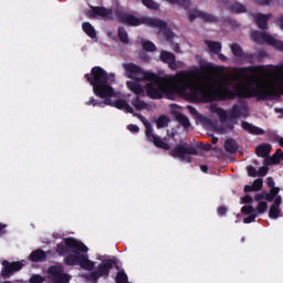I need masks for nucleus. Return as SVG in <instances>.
<instances>
[{"mask_svg": "<svg viewBox=\"0 0 283 283\" xmlns=\"http://www.w3.org/2000/svg\"><path fill=\"white\" fill-rule=\"evenodd\" d=\"M85 105H92L93 107H103V105H105V101L101 102L94 97H90L88 102H85Z\"/></svg>", "mask_w": 283, "mask_h": 283, "instance_id": "obj_28", "label": "nucleus"}, {"mask_svg": "<svg viewBox=\"0 0 283 283\" xmlns=\"http://www.w3.org/2000/svg\"><path fill=\"white\" fill-rule=\"evenodd\" d=\"M3 229H6V226L0 224V233H1V231H3Z\"/></svg>", "mask_w": 283, "mask_h": 283, "instance_id": "obj_56", "label": "nucleus"}, {"mask_svg": "<svg viewBox=\"0 0 283 283\" xmlns=\"http://www.w3.org/2000/svg\"><path fill=\"white\" fill-rule=\"evenodd\" d=\"M256 200H260V196H256Z\"/></svg>", "mask_w": 283, "mask_h": 283, "instance_id": "obj_61", "label": "nucleus"}, {"mask_svg": "<svg viewBox=\"0 0 283 283\" xmlns=\"http://www.w3.org/2000/svg\"><path fill=\"white\" fill-rule=\"evenodd\" d=\"M170 3H180V6H187L189 0H168Z\"/></svg>", "mask_w": 283, "mask_h": 283, "instance_id": "obj_41", "label": "nucleus"}, {"mask_svg": "<svg viewBox=\"0 0 283 283\" xmlns=\"http://www.w3.org/2000/svg\"><path fill=\"white\" fill-rule=\"evenodd\" d=\"M212 143H213V145H216V143H218V138L217 137H212Z\"/></svg>", "mask_w": 283, "mask_h": 283, "instance_id": "obj_54", "label": "nucleus"}, {"mask_svg": "<svg viewBox=\"0 0 283 283\" xmlns=\"http://www.w3.org/2000/svg\"><path fill=\"white\" fill-rule=\"evenodd\" d=\"M104 105H109L111 107H116V109H122L128 114H134V107H132L125 99L113 101L112 97H104Z\"/></svg>", "mask_w": 283, "mask_h": 283, "instance_id": "obj_13", "label": "nucleus"}, {"mask_svg": "<svg viewBox=\"0 0 283 283\" xmlns=\"http://www.w3.org/2000/svg\"><path fill=\"white\" fill-rule=\"evenodd\" d=\"M44 279L40 274H33L30 277V283H43Z\"/></svg>", "mask_w": 283, "mask_h": 283, "instance_id": "obj_34", "label": "nucleus"}, {"mask_svg": "<svg viewBox=\"0 0 283 283\" xmlns=\"http://www.w3.org/2000/svg\"><path fill=\"white\" fill-rule=\"evenodd\" d=\"M268 209H269V205L265 201L259 202L256 207V211H259V213H264Z\"/></svg>", "mask_w": 283, "mask_h": 283, "instance_id": "obj_31", "label": "nucleus"}, {"mask_svg": "<svg viewBox=\"0 0 283 283\" xmlns=\"http://www.w3.org/2000/svg\"><path fill=\"white\" fill-rule=\"evenodd\" d=\"M224 148L230 153L233 154L234 151H238V144L233 139H228L224 143Z\"/></svg>", "mask_w": 283, "mask_h": 283, "instance_id": "obj_26", "label": "nucleus"}, {"mask_svg": "<svg viewBox=\"0 0 283 283\" xmlns=\"http://www.w3.org/2000/svg\"><path fill=\"white\" fill-rule=\"evenodd\" d=\"M117 36H118L120 43H124L125 45H127V43H129V35L127 33V30L124 27L118 28Z\"/></svg>", "mask_w": 283, "mask_h": 283, "instance_id": "obj_22", "label": "nucleus"}, {"mask_svg": "<svg viewBox=\"0 0 283 283\" xmlns=\"http://www.w3.org/2000/svg\"><path fill=\"white\" fill-rule=\"evenodd\" d=\"M84 78L92 85L95 96L98 98H112L116 96L114 87L109 83V74L101 66H94L91 74L86 73Z\"/></svg>", "mask_w": 283, "mask_h": 283, "instance_id": "obj_3", "label": "nucleus"}, {"mask_svg": "<svg viewBox=\"0 0 283 283\" xmlns=\"http://www.w3.org/2000/svg\"><path fill=\"white\" fill-rule=\"evenodd\" d=\"M259 3H261V6H269L271 3L270 0H259Z\"/></svg>", "mask_w": 283, "mask_h": 283, "instance_id": "obj_48", "label": "nucleus"}, {"mask_svg": "<svg viewBox=\"0 0 283 283\" xmlns=\"http://www.w3.org/2000/svg\"><path fill=\"white\" fill-rule=\"evenodd\" d=\"M219 59H221V61H227V57L222 54H219Z\"/></svg>", "mask_w": 283, "mask_h": 283, "instance_id": "obj_52", "label": "nucleus"}, {"mask_svg": "<svg viewBox=\"0 0 283 283\" xmlns=\"http://www.w3.org/2000/svg\"><path fill=\"white\" fill-rule=\"evenodd\" d=\"M112 9H107L105 7H91V10L87 12V17L90 19H96V17H101L104 21H114V17Z\"/></svg>", "mask_w": 283, "mask_h": 283, "instance_id": "obj_10", "label": "nucleus"}, {"mask_svg": "<svg viewBox=\"0 0 283 283\" xmlns=\"http://www.w3.org/2000/svg\"><path fill=\"white\" fill-rule=\"evenodd\" d=\"M252 39L256 43H266L268 45H272V48H275V50H280V52H283V42L275 40V38L271 36L269 33L253 32Z\"/></svg>", "mask_w": 283, "mask_h": 283, "instance_id": "obj_7", "label": "nucleus"}, {"mask_svg": "<svg viewBox=\"0 0 283 283\" xmlns=\"http://www.w3.org/2000/svg\"><path fill=\"white\" fill-rule=\"evenodd\" d=\"M242 128L250 134H255L256 136H262V134H264V130L262 128L255 127L247 122L242 123Z\"/></svg>", "mask_w": 283, "mask_h": 283, "instance_id": "obj_19", "label": "nucleus"}, {"mask_svg": "<svg viewBox=\"0 0 283 283\" xmlns=\"http://www.w3.org/2000/svg\"><path fill=\"white\" fill-rule=\"evenodd\" d=\"M263 185H264V181H262V179H256L252 184V187H253L254 191H260V189H262Z\"/></svg>", "mask_w": 283, "mask_h": 283, "instance_id": "obj_35", "label": "nucleus"}, {"mask_svg": "<svg viewBox=\"0 0 283 283\" xmlns=\"http://www.w3.org/2000/svg\"><path fill=\"white\" fill-rule=\"evenodd\" d=\"M114 269V263L112 261H103L97 269L92 272V279L98 280V277H109V271Z\"/></svg>", "mask_w": 283, "mask_h": 283, "instance_id": "obj_11", "label": "nucleus"}, {"mask_svg": "<svg viewBox=\"0 0 283 283\" xmlns=\"http://www.w3.org/2000/svg\"><path fill=\"white\" fill-rule=\"evenodd\" d=\"M279 193H280V188H272L270 190V195H272L274 198H276Z\"/></svg>", "mask_w": 283, "mask_h": 283, "instance_id": "obj_42", "label": "nucleus"}, {"mask_svg": "<svg viewBox=\"0 0 283 283\" xmlns=\"http://www.w3.org/2000/svg\"><path fill=\"white\" fill-rule=\"evenodd\" d=\"M218 213L219 216H224L227 213V208H219Z\"/></svg>", "mask_w": 283, "mask_h": 283, "instance_id": "obj_47", "label": "nucleus"}, {"mask_svg": "<svg viewBox=\"0 0 283 283\" xmlns=\"http://www.w3.org/2000/svg\"><path fill=\"white\" fill-rule=\"evenodd\" d=\"M255 22L259 25V28H261L262 30H264V28H266V21L269 19V17L261 14V13H256L254 15Z\"/></svg>", "mask_w": 283, "mask_h": 283, "instance_id": "obj_24", "label": "nucleus"}, {"mask_svg": "<svg viewBox=\"0 0 283 283\" xmlns=\"http://www.w3.org/2000/svg\"><path fill=\"white\" fill-rule=\"evenodd\" d=\"M276 197L272 196L271 192H269L265 196V200H268V202H273L275 200Z\"/></svg>", "mask_w": 283, "mask_h": 283, "instance_id": "obj_45", "label": "nucleus"}, {"mask_svg": "<svg viewBox=\"0 0 283 283\" xmlns=\"http://www.w3.org/2000/svg\"><path fill=\"white\" fill-rule=\"evenodd\" d=\"M168 125H169V117L161 116L157 119L158 129H163V127H168Z\"/></svg>", "mask_w": 283, "mask_h": 283, "instance_id": "obj_27", "label": "nucleus"}, {"mask_svg": "<svg viewBox=\"0 0 283 283\" xmlns=\"http://www.w3.org/2000/svg\"><path fill=\"white\" fill-rule=\"evenodd\" d=\"M160 61H163V63H167L170 70H180V67H185L184 62H176V56L171 52L163 51L160 54Z\"/></svg>", "mask_w": 283, "mask_h": 283, "instance_id": "obj_12", "label": "nucleus"}, {"mask_svg": "<svg viewBox=\"0 0 283 283\" xmlns=\"http://www.w3.org/2000/svg\"><path fill=\"white\" fill-rule=\"evenodd\" d=\"M82 30L90 36V39H96V30L93 28L92 23L84 22L82 23Z\"/></svg>", "mask_w": 283, "mask_h": 283, "instance_id": "obj_21", "label": "nucleus"}, {"mask_svg": "<svg viewBox=\"0 0 283 283\" xmlns=\"http://www.w3.org/2000/svg\"><path fill=\"white\" fill-rule=\"evenodd\" d=\"M29 260L31 262H45V260H48V254L45 253V251L38 249L31 252V254L29 255Z\"/></svg>", "mask_w": 283, "mask_h": 283, "instance_id": "obj_17", "label": "nucleus"}, {"mask_svg": "<svg viewBox=\"0 0 283 283\" xmlns=\"http://www.w3.org/2000/svg\"><path fill=\"white\" fill-rule=\"evenodd\" d=\"M266 174H269V167L263 166V167L259 168L258 176H266Z\"/></svg>", "mask_w": 283, "mask_h": 283, "instance_id": "obj_39", "label": "nucleus"}, {"mask_svg": "<svg viewBox=\"0 0 283 283\" xmlns=\"http://www.w3.org/2000/svg\"><path fill=\"white\" fill-rule=\"evenodd\" d=\"M128 132H130L132 134H138V132H140V127L136 126L135 124H129L127 126Z\"/></svg>", "mask_w": 283, "mask_h": 283, "instance_id": "obj_37", "label": "nucleus"}, {"mask_svg": "<svg viewBox=\"0 0 283 283\" xmlns=\"http://www.w3.org/2000/svg\"><path fill=\"white\" fill-rule=\"evenodd\" d=\"M283 94V64L249 74L247 69L238 70V96L251 98H273Z\"/></svg>", "mask_w": 283, "mask_h": 283, "instance_id": "obj_1", "label": "nucleus"}, {"mask_svg": "<svg viewBox=\"0 0 283 283\" xmlns=\"http://www.w3.org/2000/svg\"><path fill=\"white\" fill-rule=\"evenodd\" d=\"M232 53L234 54V56H242V48H240V45L238 44H233Z\"/></svg>", "mask_w": 283, "mask_h": 283, "instance_id": "obj_36", "label": "nucleus"}, {"mask_svg": "<svg viewBox=\"0 0 283 283\" xmlns=\"http://www.w3.org/2000/svg\"><path fill=\"white\" fill-rule=\"evenodd\" d=\"M206 45H208L210 52L213 54H219L220 50H222L220 42L206 41Z\"/></svg>", "mask_w": 283, "mask_h": 283, "instance_id": "obj_25", "label": "nucleus"}, {"mask_svg": "<svg viewBox=\"0 0 283 283\" xmlns=\"http://www.w3.org/2000/svg\"><path fill=\"white\" fill-rule=\"evenodd\" d=\"M268 186L271 187V189L275 188V181L272 177H268Z\"/></svg>", "mask_w": 283, "mask_h": 283, "instance_id": "obj_44", "label": "nucleus"}, {"mask_svg": "<svg viewBox=\"0 0 283 283\" xmlns=\"http://www.w3.org/2000/svg\"><path fill=\"white\" fill-rule=\"evenodd\" d=\"M139 120H143V115L142 114H137Z\"/></svg>", "mask_w": 283, "mask_h": 283, "instance_id": "obj_58", "label": "nucleus"}, {"mask_svg": "<svg viewBox=\"0 0 283 283\" xmlns=\"http://www.w3.org/2000/svg\"><path fill=\"white\" fill-rule=\"evenodd\" d=\"M252 201H253V199L249 195H247L245 197L242 198L243 203H249V202H252Z\"/></svg>", "mask_w": 283, "mask_h": 283, "instance_id": "obj_46", "label": "nucleus"}, {"mask_svg": "<svg viewBox=\"0 0 283 283\" xmlns=\"http://www.w3.org/2000/svg\"><path fill=\"white\" fill-rule=\"evenodd\" d=\"M280 154H282V149H277L272 157L265 159V165H280L282 161Z\"/></svg>", "mask_w": 283, "mask_h": 283, "instance_id": "obj_23", "label": "nucleus"}, {"mask_svg": "<svg viewBox=\"0 0 283 283\" xmlns=\"http://www.w3.org/2000/svg\"><path fill=\"white\" fill-rule=\"evenodd\" d=\"M211 148V146H208V147H205L203 149H210Z\"/></svg>", "mask_w": 283, "mask_h": 283, "instance_id": "obj_59", "label": "nucleus"}, {"mask_svg": "<svg viewBox=\"0 0 283 283\" xmlns=\"http://www.w3.org/2000/svg\"><path fill=\"white\" fill-rule=\"evenodd\" d=\"M255 151L260 158H266V156L271 154V145L269 144L260 145L255 148Z\"/></svg>", "mask_w": 283, "mask_h": 283, "instance_id": "obj_20", "label": "nucleus"}, {"mask_svg": "<svg viewBox=\"0 0 283 283\" xmlns=\"http://www.w3.org/2000/svg\"><path fill=\"white\" fill-rule=\"evenodd\" d=\"M172 50L176 51V52H180L178 43L172 44Z\"/></svg>", "mask_w": 283, "mask_h": 283, "instance_id": "obj_50", "label": "nucleus"}, {"mask_svg": "<svg viewBox=\"0 0 283 283\" xmlns=\"http://www.w3.org/2000/svg\"><path fill=\"white\" fill-rule=\"evenodd\" d=\"M115 17L118 23H123L124 25H130L132 28H136L138 25H143V18H136L133 14H127L123 11H115Z\"/></svg>", "mask_w": 283, "mask_h": 283, "instance_id": "obj_9", "label": "nucleus"}, {"mask_svg": "<svg viewBox=\"0 0 283 283\" xmlns=\"http://www.w3.org/2000/svg\"><path fill=\"white\" fill-rule=\"evenodd\" d=\"M244 191L249 192V191H255V190H254L253 186H245Z\"/></svg>", "mask_w": 283, "mask_h": 283, "instance_id": "obj_49", "label": "nucleus"}, {"mask_svg": "<svg viewBox=\"0 0 283 283\" xmlns=\"http://www.w3.org/2000/svg\"><path fill=\"white\" fill-rule=\"evenodd\" d=\"M245 224H249L251 222H255V216L251 214L250 217L244 219Z\"/></svg>", "mask_w": 283, "mask_h": 283, "instance_id": "obj_43", "label": "nucleus"}, {"mask_svg": "<svg viewBox=\"0 0 283 283\" xmlns=\"http://www.w3.org/2000/svg\"><path fill=\"white\" fill-rule=\"evenodd\" d=\"M143 3L146 8H150V10H156L158 8V4L154 2V0H143Z\"/></svg>", "mask_w": 283, "mask_h": 283, "instance_id": "obj_33", "label": "nucleus"}, {"mask_svg": "<svg viewBox=\"0 0 283 283\" xmlns=\"http://www.w3.org/2000/svg\"><path fill=\"white\" fill-rule=\"evenodd\" d=\"M133 106L135 109H137V112H143V101L140 97H136V99L133 102Z\"/></svg>", "mask_w": 283, "mask_h": 283, "instance_id": "obj_32", "label": "nucleus"}, {"mask_svg": "<svg viewBox=\"0 0 283 283\" xmlns=\"http://www.w3.org/2000/svg\"><path fill=\"white\" fill-rule=\"evenodd\" d=\"M23 266H25V261L10 262L8 260H3L1 276L3 277V280H8V277H12L14 273H17L18 271H21Z\"/></svg>", "mask_w": 283, "mask_h": 283, "instance_id": "obj_6", "label": "nucleus"}, {"mask_svg": "<svg viewBox=\"0 0 283 283\" xmlns=\"http://www.w3.org/2000/svg\"><path fill=\"white\" fill-rule=\"evenodd\" d=\"M241 211H242V213H247V214L252 213L253 207L252 206H244V207H242Z\"/></svg>", "mask_w": 283, "mask_h": 283, "instance_id": "obj_40", "label": "nucleus"}, {"mask_svg": "<svg viewBox=\"0 0 283 283\" xmlns=\"http://www.w3.org/2000/svg\"><path fill=\"white\" fill-rule=\"evenodd\" d=\"M248 175L251 176L252 178H256L258 170H255V168H253L252 166H249L248 167Z\"/></svg>", "mask_w": 283, "mask_h": 283, "instance_id": "obj_38", "label": "nucleus"}, {"mask_svg": "<svg viewBox=\"0 0 283 283\" xmlns=\"http://www.w3.org/2000/svg\"><path fill=\"white\" fill-rule=\"evenodd\" d=\"M279 156H280L281 160H283V153H282V150H281V153H279Z\"/></svg>", "mask_w": 283, "mask_h": 283, "instance_id": "obj_57", "label": "nucleus"}, {"mask_svg": "<svg viewBox=\"0 0 283 283\" xmlns=\"http://www.w3.org/2000/svg\"><path fill=\"white\" fill-rule=\"evenodd\" d=\"M282 205V197L277 196L274 199L273 205L270 207L269 211V218L272 220H277L282 216V209H280V206Z\"/></svg>", "mask_w": 283, "mask_h": 283, "instance_id": "obj_15", "label": "nucleus"}, {"mask_svg": "<svg viewBox=\"0 0 283 283\" xmlns=\"http://www.w3.org/2000/svg\"><path fill=\"white\" fill-rule=\"evenodd\" d=\"M202 19V21H209L210 23L216 21V17L209 15L202 11H192L189 13V21H193V19Z\"/></svg>", "mask_w": 283, "mask_h": 283, "instance_id": "obj_16", "label": "nucleus"}, {"mask_svg": "<svg viewBox=\"0 0 283 283\" xmlns=\"http://www.w3.org/2000/svg\"><path fill=\"white\" fill-rule=\"evenodd\" d=\"M242 112H244V107L242 106H233L229 113L222 108H214V114L219 116L222 123H224V120H233V118H240V116H244V113Z\"/></svg>", "mask_w": 283, "mask_h": 283, "instance_id": "obj_8", "label": "nucleus"}, {"mask_svg": "<svg viewBox=\"0 0 283 283\" xmlns=\"http://www.w3.org/2000/svg\"><path fill=\"white\" fill-rule=\"evenodd\" d=\"M201 171L207 172V166H201Z\"/></svg>", "mask_w": 283, "mask_h": 283, "instance_id": "obj_55", "label": "nucleus"}, {"mask_svg": "<svg viewBox=\"0 0 283 283\" xmlns=\"http://www.w3.org/2000/svg\"><path fill=\"white\" fill-rule=\"evenodd\" d=\"M144 25H148V28H159V30H163V28H166V23L158 19H151V18H144L143 20Z\"/></svg>", "mask_w": 283, "mask_h": 283, "instance_id": "obj_18", "label": "nucleus"}, {"mask_svg": "<svg viewBox=\"0 0 283 283\" xmlns=\"http://www.w3.org/2000/svg\"><path fill=\"white\" fill-rule=\"evenodd\" d=\"M279 145H280L281 147H283V138H282V137L279 138Z\"/></svg>", "mask_w": 283, "mask_h": 283, "instance_id": "obj_53", "label": "nucleus"}, {"mask_svg": "<svg viewBox=\"0 0 283 283\" xmlns=\"http://www.w3.org/2000/svg\"><path fill=\"white\" fill-rule=\"evenodd\" d=\"M172 156L180 158L181 160H186V163H191L192 154H196V148H187L185 146H178L177 148L171 150Z\"/></svg>", "mask_w": 283, "mask_h": 283, "instance_id": "obj_14", "label": "nucleus"}, {"mask_svg": "<svg viewBox=\"0 0 283 283\" xmlns=\"http://www.w3.org/2000/svg\"><path fill=\"white\" fill-rule=\"evenodd\" d=\"M177 120L186 129L189 128V118L185 115H178Z\"/></svg>", "mask_w": 283, "mask_h": 283, "instance_id": "obj_30", "label": "nucleus"}, {"mask_svg": "<svg viewBox=\"0 0 283 283\" xmlns=\"http://www.w3.org/2000/svg\"><path fill=\"white\" fill-rule=\"evenodd\" d=\"M143 50L146 52H156V44H154L151 41H144Z\"/></svg>", "mask_w": 283, "mask_h": 283, "instance_id": "obj_29", "label": "nucleus"}, {"mask_svg": "<svg viewBox=\"0 0 283 283\" xmlns=\"http://www.w3.org/2000/svg\"><path fill=\"white\" fill-rule=\"evenodd\" d=\"M111 76H113V78H114V76H116V74H114V73L112 74V73H111Z\"/></svg>", "mask_w": 283, "mask_h": 283, "instance_id": "obj_60", "label": "nucleus"}, {"mask_svg": "<svg viewBox=\"0 0 283 283\" xmlns=\"http://www.w3.org/2000/svg\"><path fill=\"white\" fill-rule=\"evenodd\" d=\"M90 248L85 243L69 237L64 239V242H61L56 247V252L59 255H66L64 258V264L66 266H81L84 271H94V262L90 261L87 253Z\"/></svg>", "mask_w": 283, "mask_h": 283, "instance_id": "obj_2", "label": "nucleus"}, {"mask_svg": "<svg viewBox=\"0 0 283 283\" xmlns=\"http://www.w3.org/2000/svg\"><path fill=\"white\" fill-rule=\"evenodd\" d=\"M144 127H146V136H147L148 140L154 143V145L156 147H160V149H169V147H171V145H174V137L176 136L174 130L168 133V137L160 139L159 137L154 135V130L151 129V124H149V122L144 120Z\"/></svg>", "mask_w": 283, "mask_h": 283, "instance_id": "obj_5", "label": "nucleus"}, {"mask_svg": "<svg viewBox=\"0 0 283 283\" xmlns=\"http://www.w3.org/2000/svg\"><path fill=\"white\" fill-rule=\"evenodd\" d=\"M123 70L125 71V75L127 78H132V81L126 82L127 88L136 94V96L143 94V77H138V75L143 74V67L135 63H123Z\"/></svg>", "mask_w": 283, "mask_h": 283, "instance_id": "obj_4", "label": "nucleus"}, {"mask_svg": "<svg viewBox=\"0 0 283 283\" xmlns=\"http://www.w3.org/2000/svg\"><path fill=\"white\" fill-rule=\"evenodd\" d=\"M188 109H189V113H190V114H196V111H195V108H193V107L188 106Z\"/></svg>", "mask_w": 283, "mask_h": 283, "instance_id": "obj_51", "label": "nucleus"}]
</instances>
